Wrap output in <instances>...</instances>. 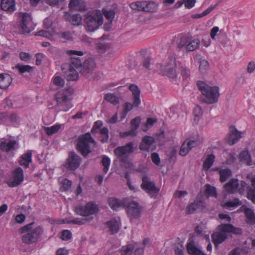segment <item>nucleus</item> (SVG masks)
Listing matches in <instances>:
<instances>
[{
	"mask_svg": "<svg viewBox=\"0 0 255 255\" xmlns=\"http://www.w3.org/2000/svg\"><path fill=\"white\" fill-rule=\"evenodd\" d=\"M140 122V119L139 117L132 119L130 122L131 128L136 130L139 127Z\"/></svg>",
	"mask_w": 255,
	"mask_h": 255,
	"instance_id": "obj_53",
	"label": "nucleus"
},
{
	"mask_svg": "<svg viewBox=\"0 0 255 255\" xmlns=\"http://www.w3.org/2000/svg\"><path fill=\"white\" fill-rule=\"evenodd\" d=\"M96 144V142L91 137V134L87 132L78 137L77 149L82 155L86 156L92 152Z\"/></svg>",
	"mask_w": 255,
	"mask_h": 255,
	"instance_id": "obj_6",
	"label": "nucleus"
},
{
	"mask_svg": "<svg viewBox=\"0 0 255 255\" xmlns=\"http://www.w3.org/2000/svg\"><path fill=\"white\" fill-rule=\"evenodd\" d=\"M145 2L144 1H137L135 2H132L130 4V7L134 10H137L138 11H144V6Z\"/></svg>",
	"mask_w": 255,
	"mask_h": 255,
	"instance_id": "obj_39",
	"label": "nucleus"
},
{
	"mask_svg": "<svg viewBox=\"0 0 255 255\" xmlns=\"http://www.w3.org/2000/svg\"><path fill=\"white\" fill-rule=\"evenodd\" d=\"M176 63L175 58L173 57L169 58L168 61L161 67V71L163 74L173 80L177 76L176 70Z\"/></svg>",
	"mask_w": 255,
	"mask_h": 255,
	"instance_id": "obj_10",
	"label": "nucleus"
},
{
	"mask_svg": "<svg viewBox=\"0 0 255 255\" xmlns=\"http://www.w3.org/2000/svg\"><path fill=\"white\" fill-rule=\"evenodd\" d=\"M209 68L208 62L205 59L200 61L199 70L202 73H205Z\"/></svg>",
	"mask_w": 255,
	"mask_h": 255,
	"instance_id": "obj_46",
	"label": "nucleus"
},
{
	"mask_svg": "<svg viewBox=\"0 0 255 255\" xmlns=\"http://www.w3.org/2000/svg\"><path fill=\"white\" fill-rule=\"evenodd\" d=\"M72 237V234L69 230H64L62 232L61 239L64 241H67Z\"/></svg>",
	"mask_w": 255,
	"mask_h": 255,
	"instance_id": "obj_54",
	"label": "nucleus"
},
{
	"mask_svg": "<svg viewBox=\"0 0 255 255\" xmlns=\"http://www.w3.org/2000/svg\"><path fill=\"white\" fill-rule=\"evenodd\" d=\"M53 83L55 86L63 87L64 85V80L59 76H55L53 78Z\"/></svg>",
	"mask_w": 255,
	"mask_h": 255,
	"instance_id": "obj_51",
	"label": "nucleus"
},
{
	"mask_svg": "<svg viewBox=\"0 0 255 255\" xmlns=\"http://www.w3.org/2000/svg\"><path fill=\"white\" fill-rule=\"evenodd\" d=\"M71 181L65 179L62 182V188H63V190L67 191L71 188Z\"/></svg>",
	"mask_w": 255,
	"mask_h": 255,
	"instance_id": "obj_56",
	"label": "nucleus"
},
{
	"mask_svg": "<svg viewBox=\"0 0 255 255\" xmlns=\"http://www.w3.org/2000/svg\"><path fill=\"white\" fill-rule=\"evenodd\" d=\"M35 35L41 36L47 38H51L52 37V34L49 32L43 30L37 32Z\"/></svg>",
	"mask_w": 255,
	"mask_h": 255,
	"instance_id": "obj_60",
	"label": "nucleus"
},
{
	"mask_svg": "<svg viewBox=\"0 0 255 255\" xmlns=\"http://www.w3.org/2000/svg\"><path fill=\"white\" fill-rule=\"evenodd\" d=\"M12 79L8 74H1L0 75V88L5 89L11 84Z\"/></svg>",
	"mask_w": 255,
	"mask_h": 255,
	"instance_id": "obj_24",
	"label": "nucleus"
},
{
	"mask_svg": "<svg viewBox=\"0 0 255 255\" xmlns=\"http://www.w3.org/2000/svg\"><path fill=\"white\" fill-rule=\"evenodd\" d=\"M153 137L148 135L144 136L139 145V148L141 150L149 151L151 145L154 142Z\"/></svg>",
	"mask_w": 255,
	"mask_h": 255,
	"instance_id": "obj_18",
	"label": "nucleus"
},
{
	"mask_svg": "<svg viewBox=\"0 0 255 255\" xmlns=\"http://www.w3.org/2000/svg\"><path fill=\"white\" fill-rule=\"evenodd\" d=\"M193 113L196 118H200L203 115V111L202 108L199 106H196L194 109Z\"/></svg>",
	"mask_w": 255,
	"mask_h": 255,
	"instance_id": "obj_59",
	"label": "nucleus"
},
{
	"mask_svg": "<svg viewBox=\"0 0 255 255\" xmlns=\"http://www.w3.org/2000/svg\"><path fill=\"white\" fill-rule=\"evenodd\" d=\"M197 85L203 95L205 96L204 101L205 103L213 104L218 101L220 95L218 87L210 86L202 81H198Z\"/></svg>",
	"mask_w": 255,
	"mask_h": 255,
	"instance_id": "obj_5",
	"label": "nucleus"
},
{
	"mask_svg": "<svg viewBox=\"0 0 255 255\" xmlns=\"http://www.w3.org/2000/svg\"><path fill=\"white\" fill-rule=\"evenodd\" d=\"M23 170L20 167H18L15 169L7 183L10 187H16L23 181Z\"/></svg>",
	"mask_w": 255,
	"mask_h": 255,
	"instance_id": "obj_16",
	"label": "nucleus"
},
{
	"mask_svg": "<svg viewBox=\"0 0 255 255\" xmlns=\"http://www.w3.org/2000/svg\"><path fill=\"white\" fill-rule=\"evenodd\" d=\"M81 161L80 157L74 152H71L69 154L65 164V167L70 170H75L79 167Z\"/></svg>",
	"mask_w": 255,
	"mask_h": 255,
	"instance_id": "obj_17",
	"label": "nucleus"
},
{
	"mask_svg": "<svg viewBox=\"0 0 255 255\" xmlns=\"http://www.w3.org/2000/svg\"><path fill=\"white\" fill-rule=\"evenodd\" d=\"M98 211V206L93 202H90L85 206L78 205L75 208L76 213L83 216H88L94 214Z\"/></svg>",
	"mask_w": 255,
	"mask_h": 255,
	"instance_id": "obj_11",
	"label": "nucleus"
},
{
	"mask_svg": "<svg viewBox=\"0 0 255 255\" xmlns=\"http://www.w3.org/2000/svg\"><path fill=\"white\" fill-rule=\"evenodd\" d=\"M57 105L61 108L64 112L68 111L72 107L71 98L67 90H61L58 92L55 95Z\"/></svg>",
	"mask_w": 255,
	"mask_h": 255,
	"instance_id": "obj_7",
	"label": "nucleus"
},
{
	"mask_svg": "<svg viewBox=\"0 0 255 255\" xmlns=\"http://www.w3.org/2000/svg\"><path fill=\"white\" fill-rule=\"evenodd\" d=\"M242 204V201L239 200L238 198L234 199L233 200H230L227 202L224 205V207L230 209L231 208H235Z\"/></svg>",
	"mask_w": 255,
	"mask_h": 255,
	"instance_id": "obj_36",
	"label": "nucleus"
},
{
	"mask_svg": "<svg viewBox=\"0 0 255 255\" xmlns=\"http://www.w3.org/2000/svg\"><path fill=\"white\" fill-rule=\"evenodd\" d=\"M157 122V120L154 118H148L145 128H143V130L146 131L148 127H151L154 124Z\"/></svg>",
	"mask_w": 255,
	"mask_h": 255,
	"instance_id": "obj_55",
	"label": "nucleus"
},
{
	"mask_svg": "<svg viewBox=\"0 0 255 255\" xmlns=\"http://www.w3.org/2000/svg\"><path fill=\"white\" fill-rule=\"evenodd\" d=\"M186 143L188 145H189V147H190V150L197 146H198L199 144V142L198 140H192L190 139L189 140H186Z\"/></svg>",
	"mask_w": 255,
	"mask_h": 255,
	"instance_id": "obj_64",
	"label": "nucleus"
},
{
	"mask_svg": "<svg viewBox=\"0 0 255 255\" xmlns=\"http://www.w3.org/2000/svg\"><path fill=\"white\" fill-rule=\"evenodd\" d=\"M141 188L147 193L150 197H156L158 194L159 188L157 187L147 176H144L142 179Z\"/></svg>",
	"mask_w": 255,
	"mask_h": 255,
	"instance_id": "obj_13",
	"label": "nucleus"
},
{
	"mask_svg": "<svg viewBox=\"0 0 255 255\" xmlns=\"http://www.w3.org/2000/svg\"><path fill=\"white\" fill-rule=\"evenodd\" d=\"M85 27L89 32H94L103 23V17L100 11L88 12L84 17Z\"/></svg>",
	"mask_w": 255,
	"mask_h": 255,
	"instance_id": "obj_4",
	"label": "nucleus"
},
{
	"mask_svg": "<svg viewBox=\"0 0 255 255\" xmlns=\"http://www.w3.org/2000/svg\"><path fill=\"white\" fill-rule=\"evenodd\" d=\"M127 212L130 220L137 219L140 217L141 212V207L139 204L134 201H127L126 204Z\"/></svg>",
	"mask_w": 255,
	"mask_h": 255,
	"instance_id": "obj_14",
	"label": "nucleus"
},
{
	"mask_svg": "<svg viewBox=\"0 0 255 255\" xmlns=\"http://www.w3.org/2000/svg\"><path fill=\"white\" fill-rule=\"evenodd\" d=\"M181 74L183 76V79H186L188 78L190 75V71L189 69L186 67H181Z\"/></svg>",
	"mask_w": 255,
	"mask_h": 255,
	"instance_id": "obj_63",
	"label": "nucleus"
},
{
	"mask_svg": "<svg viewBox=\"0 0 255 255\" xmlns=\"http://www.w3.org/2000/svg\"><path fill=\"white\" fill-rule=\"evenodd\" d=\"M134 248L135 246L132 244H129L126 246L123 247L121 250V255H131Z\"/></svg>",
	"mask_w": 255,
	"mask_h": 255,
	"instance_id": "obj_43",
	"label": "nucleus"
},
{
	"mask_svg": "<svg viewBox=\"0 0 255 255\" xmlns=\"http://www.w3.org/2000/svg\"><path fill=\"white\" fill-rule=\"evenodd\" d=\"M97 64L94 59L89 58L85 60L82 64L80 72L86 76L92 74L96 69Z\"/></svg>",
	"mask_w": 255,
	"mask_h": 255,
	"instance_id": "obj_15",
	"label": "nucleus"
},
{
	"mask_svg": "<svg viewBox=\"0 0 255 255\" xmlns=\"http://www.w3.org/2000/svg\"><path fill=\"white\" fill-rule=\"evenodd\" d=\"M100 139L102 142H106L109 139V130L108 129L104 127L100 130Z\"/></svg>",
	"mask_w": 255,
	"mask_h": 255,
	"instance_id": "obj_42",
	"label": "nucleus"
},
{
	"mask_svg": "<svg viewBox=\"0 0 255 255\" xmlns=\"http://www.w3.org/2000/svg\"><path fill=\"white\" fill-rule=\"evenodd\" d=\"M152 162L156 165H159L160 162V159L157 153L154 152L151 156Z\"/></svg>",
	"mask_w": 255,
	"mask_h": 255,
	"instance_id": "obj_61",
	"label": "nucleus"
},
{
	"mask_svg": "<svg viewBox=\"0 0 255 255\" xmlns=\"http://www.w3.org/2000/svg\"><path fill=\"white\" fill-rule=\"evenodd\" d=\"M33 224L34 222L31 223L20 228L18 232L20 234L26 233L21 238L24 244L30 245L36 243L43 233V228L40 226L32 229Z\"/></svg>",
	"mask_w": 255,
	"mask_h": 255,
	"instance_id": "obj_3",
	"label": "nucleus"
},
{
	"mask_svg": "<svg viewBox=\"0 0 255 255\" xmlns=\"http://www.w3.org/2000/svg\"><path fill=\"white\" fill-rule=\"evenodd\" d=\"M103 12L106 18L111 20L114 17L115 14V11L113 10L107 11L104 9L103 10Z\"/></svg>",
	"mask_w": 255,
	"mask_h": 255,
	"instance_id": "obj_57",
	"label": "nucleus"
},
{
	"mask_svg": "<svg viewBox=\"0 0 255 255\" xmlns=\"http://www.w3.org/2000/svg\"><path fill=\"white\" fill-rule=\"evenodd\" d=\"M214 155L211 154L208 155L207 158L203 163V167L204 169L208 170L213 165L215 160Z\"/></svg>",
	"mask_w": 255,
	"mask_h": 255,
	"instance_id": "obj_34",
	"label": "nucleus"
},
{
	"mask_svg": "<svg viewBox=\"0 0 255 255\" xmlns=\"http://www.w3.org/2000/svg\"><path fill=\"white\" fill-rule=\"evenodd\" d=\"M190 150V149L189 147V145L186 143V141H185L180 147L179 154L181 156H184L188 153Z\"/></svg>",
	"mask_w": 255,
	"mask_h": 255,
	"instance_id": "obj_48",
	"label": "nucleus"
},
{
	"mask_svg": "<svg viewBox=\"0 0 255 255\" xmlns=\"http://www.w3.org/2000/svg\"><path fill=\"white\" fill-rule=\"evenodd\" d=\"M203 205V203L202 200L197 199L188 206L186 213L189 214H193L197 209L202 207Z\"/></svg>",
	"mask_w": 255,
	"mask_h": 255,
	"instance_id": "obj_27",
	"label": "nucleus"
},
{
	"mask_svg": "<svg viewBox=\"0 0 255 255\" xmlns=\"http://www.w3.org/2000/svg\"><path fill=\"white\" fill-rule=\"evenodd\" d=\"M248 198L255 204V189L250 188L248 192Z\"/></svg>",
	"mask_w": 255,
	"mask_h": 255,
	"instance_id": "obj_58",
	"label": "nucleus"
},
{
	"mask_svg": "<svg viewBox=\"0 0 255 255\" xmlns=\"http://www.w3.org/2000/svg\"><path fill=\"white\" fill-rule=\"evenodd\" d=\"M219 31V28L217 26L213 27L210 32V36L211 38L213 40L216 39V36H217V40L219 42L222 44L224 46H225L226 44V40L225 39H222V35L220 34H218L217 33Z\"/></svg>",
	"mask_w": 255,
	"mask_h": 255,
	"instance_id": "obj_30",
	"label": "nucleus"
},
{
	"mask_svg": "<svg viewBox=\"0 0 255 255\" xmlns=\"http://www.w3.org/2000/svg\"><path fill=\"white\" fill-rule=\"evenodd\" d=\"M105 99L114 105H118L119 103V98L113 94H107L105 96Z\"/></svg>",
	"mask_w": 255,
	"mask_h": 255,
	"instance_id": "obj_41",
	"label": "nucleus"
},
{
	"mask_svg": "<svg viewBox=\"0 0 255 255\" xmlns=\"http://www.w3.org/2000/svg\"><path fill=\"white\" fill-rule=\"evenodd\" d=\"M133 106H134L133 104L132 105L128 102H126L124 104V111L122 114V115L121 116L122 119H124L126 118L128 113L132 109Z\"/></svg>",
	"mask_w": 255,
	"mask_h": 255,
	"instance_id": "obj_47",
	"label": "nucleus"
},
{
	"mask_svg": "<svg viewBox=\"0 0 255 255\" xmlns=\"http://www.w3.org/2000/svg\"><path fill=\"white\" fill-rule=\"evenodd\" d=\"M102 165L103 166V171L106 173L109 170L110 164V159L109 157L107 156H105L103 158L102 161Z\"/></svg>",
	"mask_w": 255,
	"mask_h": 255,
	"instance_id": "obj_50",
	"label": "nucleus"
},
{
	"mask_svg": "<svg viewBox=\"0 0 255 255\" xmlns=\"http://www.w3.org/2000/svg\"><path fill=\"white\" fill-rule=\"evenodd\" d=\"M205 192L208 196L217 197L215 188L210 185L208 184L206 185Z\"/></svg>",
	"mask_w": 255,
	"mask_h": 255,
	"instance_id": "obj_49",
	"label": "nucleus"
},
{
	"mask_svg": "<svg viewBox=\"0 0 255 255\" xmlns=\"http://www.w3.org/2000/svg\"><path fill=\"white\" fill-rule=\"evenodd\" d=\"M188 253L191 255H206L201 250L196 247L194 242L191 241L187 245Z\"/></svg>",
	"mask_w": 255,
	"mask_h": 255,
	"instance_id": "obj_26",
	"label": "nucleus"
},
{
	"mask_svg": "<svg viewBox=\"0 0 255 255\" xmlns=\"http://www.w3.org/2000/svg\"><path fill=\"white\" fill-rule=\"evenodd\" d=\"M0 7L2 10L12 12L15 10L14 0H1Z\"/></svg>",
	"mask_w": 255,
	"mask_h": 255,
	"instance_id": "obj_22",
	"label": "nucleus"
},
{
	"mask_svg": "<svg viewBox=\"0 0 255 255\" xmlns=\"http://www.w3.org/2000/svg\"><path fill=\"white\" fill-rule=\"evenodd\" d=\"M61 128V125L56 124L50 127H45L44 130L48 135L56 133Z\"/></svg>",
	"mask_w": 255,
	"mask_h": 255,
	"instance_id": "obj_37",
	"label": "nucleus"
},
{
	"mask_svg": "<svg viewBox=\"0 0 255 255\" xmlns=\"http://www.w3.org/2000/svg\"><path fill=\"white\" fill-rule=\"evenodd\" d=\"M66 53L69 56H71L70 62L69 64L68 70L66 72L64 70L66 69V65L62 66V70L66 73L67 79L68 81L77 80L79 77V72L81 70L82 64L79 57H76L75 56H82L84 53L82 51H76L68 50Z\"/></svg>",
	"mask_w": 255,
	"mask_h": 255,
	"instance_id": "obj_1",
	"label": "nucleus"
},
{
	"mask_svg": "<svg viewBox=\"0 0 255 255\" xmlns=\"http://www.w3.org/2000/svg\"><path fill=\"white\" fill-rule=\"evenodd\" d=\"M239 158L242 162L247 165H251L252 164L251 156L248 151H242L240 154Z\"/></svg>",
	"mask_w": 255,
	"mask_h": 255,
	"instance_id": "obj_29",
	"label": "nucleus"
},
{
	"mask_svg": "<svg viewBox=\"0 0 255 255\" xmlns=\"http://www.w3.org/2000/svg\"><path fill=\"white\" fill-rule=\"evenodd\" d=\"M82 16L79 14H75L70 16V21L74 25H79L81 24Z\"/></svg>",
	"mask_w": 255,
	"mask_h": 255,
	"instance_id": "obj_44",
	"label": "nucleus"
},
{
	"mask_svg": "<svg viewBox=\"0 0 255 255\" xmlns=\"http://www.w3.org/2000/svg\"><path fill=\"white\" fill-rule=\"evenodd\" d=\"M241 133L235 128H231L228 139V143L233 145L236 143L241 137Z\"/></svg>",
	"mask_w": 255,
	"mask_h": 255,
	"instance_id": "obj_23",
	"label": "nucleus"
},
{
	"mask_svg": "<svg viewBox=\"0 0 255 255\" xmlns=\"http://www.w3.org/2000/svg\"><path fill=\"white\" fill-rule=\"evenodd\" d=\"M145 4L144 6V11L153 12L157 9V5L152 1H144Z\"/></svg>",
	"mask_w": 255,
	"mask_h": 255,
	"instance_id": "obj_35",
	"label": "nucleus"
},
{
	"mask_svg": "<svg viewBox=\"0 0 255 255\" xmlns=\"http://www.w3.org/2000/svg\"><path fill=\"white\" fill-rule=\"evenodd\" d=\"M245 212L248 219L247 222L251 224H255V214L254 211L250 209H246Z\"/></svg>",
	"mask_w": 255,
	"mask_h": 255,
	"instance_id": "obj_40",
	"label": "nucleus"
},
{
	"mask_svg": "<svg viewBox=\"0 0 255 255\" xmlns=\"http://www.w3.org/2000/svg\"><path fill=\"white\" fill-rule=\"evenodd\" d=\"M108 202L112 209L117 210L119 208L126 207L127 199H125L122 200H119L117 198L111 197L108 199Z\"/></svg>",
	"mask_w": 255,
	"mask_h": 255,
	"instance_id": "obj_19",
	"label": "nucleus"
},
{
	"mask_svg": "<svg viewBox=\"0 0 255 255\" xmlns=\"http://www.w3.org/2000/svg\"><path fill=\"white\" fill-rule=\"evenodd\" d=\"M188 38L187 37L183 36L181 37L177 43V47L180 49H181L183 47L185 48L188 42Z\"/></svg>",
	"mask_w": 255,
	"mask_h": 255,
	"instance_id": "obj_52",
	"label": "nucleus"
},
{
	"mask_svg": "<svg viewBox=\"0 0 255 255\" xmlns=\"http://www.w3.org/2000/svg\"><path fill=\"white\" fill-rule=\"evenodd\" d=\"M132 92L133 100V105L135 107H138L140 104V91L138 87L134 84H131L128 88Z\"/></svg>",
	"mask_w": 255,
	"mask_h": 255,
	"instance_id": "obj_20",
	"label": "nucleus"
},
{
	"mask_svg": "<svg viewBox=\"0 0 255 255\" xmlns=\"http://www.w3.org/2000/svg\"><path fill=\"white\" fill-rule=\"evenodd\" d=\"M31 151H27L26 153L24 154L19 161L20 164L23 165L25 168L28 167L29 163L31 162Z\"/></svg>",
	"mask_w": 255,
	"mask_h": 255,
	"instance_id": "obj_33",
	"label": "nucleus"
},
{
	"mask_svg": "<svg viewBox=\"0 0 255 255\" xmlns=\"http://www.w3.org/2000/svg\"><path fill=\"white\" fill-rule=\"evenodd\" d=\"M134 151L133 143L129 142L123 146H119L114 150V153L117 158L123 159Z\"/></svg>",
	"mask_w": 255,
	"mask_h": 255,
	"instance_id": "obj_12",
	"label": "nucleus"
},
{
	"mask_svg": "<svg viewBox=\"0 0 255 255\" xmlns=\"http://www.w3.org/2000/svg\"><path fill=\"white\" fill-rule=\"evenodd\" d=\"M69 6L71 9H75L79 11L86 10V4L83 0H71Z\"/></svg>",
	"mask_w": 255,
	"mask_h": 255,
	"instance_id": "obj_25",
	"label": "nucleus"
},
{
	"mask_svg": "<svg viewBox=\"0 0 255 255\" xmlns=\"http://www.w3.org/2000/svg\"><path fill=\"white\" fill-rule=\"evenodd\" d=\"M249 188V185L245 182H241V183L238 179L232 178L225 185L224 188L226 192L229 193H234L238 192L242 194L244 191Z\"/></svg>",
	"mask_w": 255,
	"mask_h": 255,
	"instance_id": "obj_8",
	"label": "nucleus"
},
{
	"mask_svg": "<svg viewBox=\"0 0 255 255\" xmlns=\"http://www.w3.org/2000/svg\"><path fill=\"white\" fill-rule=\"evenodd\" d=\"M106 225L109 229L108 231L112 234L117 233L119 230V224L118 221L115 219H112L106 222Z\"/></svg>",
	"mask_w": 255,
	"mask_h": 255,
	"instance_id": "obj_28",
	"label": "nucleus"
},
{
	"mask_svg": "<svg viewBox=\"0 0 255 255\" xmlns=\"http://www.w3.org/2000/svg\"><path fill=\"white\" fill-rule=\"evenodd\" d=\"M219 231L212 235V240L216 246L224 242L228 238V233L240 235L242 233L241 228L234 227L229 224H222L218 226Z\"/></svg>",
	"mask_w": 255,
	"mask_h": 255,
	"instance_id": "obj_2",
	"label": "nucleus"
},
{
	"mask_svg": "<svg viewBox=\"0 0 255 255\" xmlns=\"http://www.w3.org/2000/svg\"><path fill=\"white\" fill-rule=\"evenodd\" d=\"M185 6L187 8L193 7L196 3V0H183Z\"/></svg>",
	"mask_w": 255,
	"mask_h": 255,
	"instance_id": "obj_62",
	"label": "nucleus"
},
{
	"mask_svg": "<svg viewBox=\"0 0 255 255\" xmlns=\"http://www.w3.org/2000/svg\"><path fill=\"white\" fill-rule=\"evenodd\" d=\"M200 45V41L198 39H195L191 41H188L185 49L187 51H193L198 48Z\"/></svg>",
	"mask_w": 255,
	"mask_h": 255,
	"instance_id": "obj_32",
	"label": "nucleus"
},
{
	"mask_svg": "<svg viewBox=\"0 0 255 255\" xmlns=\"http://www.w3.org/2000/svg\"><path fill=\"white\" fill-rule=\"evenodd\" d=\"M17 142L15 140H11L5 138H2L0 141V148L4 151L8 152L13 150Z\"/></svg>",
	"mask_w": 255,
	"mask_h": 255,
	"instance_id": "obj_21",
	"label": "nucleus"
},
{
	"mask_svg": "<svg viewBox=\"0 0 255 255\" xmlns=\"http://www.w3.org/2000/svg\"><path fill=\"white\" fill-rule=\"evenodd\" d=\"M219 171L220 180L221 182L226 181L230 176H232V171L228 168L217 169Z\"/></svg>",
	"mask_w": 255,
	"mask_h": 255,
	"instance_id": "obj_31",
	"label": "nucleus"
},
{
	"mask_svg": "<svg viewBox=\"0 0 255 255\" xmlns=\"http://www.w3.org/2000/svg\"><path fill=\"white\" fill-rule=\"evenodd\" d=\"M20 74L25 72H30L33 70V67L29 65H24L20 64H17L14 67Z\"/></svg>",
	"mask_w": 255,
	"mask_h": 255,
	"instance_id": "obj_38",
	"label": "nucleus"
},
{
	"mask_svg": "<svg viewBox=\"0 0 255 255\" xmlns=\"http://www.w3.org/2000/svg\"><path fill=\"white\" fill-rule=\"evenodd\" d=\"M88 221L87 218H75L68 220L66 223L68 224H76L78 225H82L85 224Z\"/></svg>",
	"mask_w": 255,
	"mask_h": 255,
	"instance_id": "obj_45",
	"label": "nucleus"
},
{
	"mask_svg": "<svg viewBox=\"0 0 255 255\" xmlns=\"http://www.w3.org/2000/svg\"><path fill=\"white\" fill-rule=\"evenodd\" d=\"M20 23L17 25V32L20 34L30 33L34 27L30 15L27 13H22Z\"/></svg>",
	"mask_w": 255,
	"mask_h": 255,
	"instance_id": "obj_9",
	"label": "nucleus"
}]
</instances>
